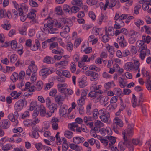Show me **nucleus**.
I'll use <instances>...</instances> for the list:
<instances>
[{
	"instance_id": "1",
	"label": "nucleus",
	"mask_w": 151,
	"mask_h": 151,
	"mask_svg": "<svg viewBox=\"0 0 151 151\" xmlns=\"http://www.w3.org/2000/svg\"><path fill=\"white\" fill-rule=\"evenodd\" d=\"M134 125L131 123L128 124L126 131L124 130L122 132L123 138L124 139V144H125L126 146L130 151L134 150V147L132 142L129 141L127 138V135L131 136L133 134Z\"/></svg>"
},
{
	"instance_id": "2",
	"label": "nucleus",
	"mask_w": 151,
	"mask_h": 151,
	"mask_svg": "<svg viewBox=\"0 0 151 151\" xmlns=\"http://www.w3.org/2000/svg\"><path fill=\"white\" fill-rule=\"evenodd\" d=\"M117 3V1L116 0H112L111 1L110 3L108 0H106L105 4L104 5V4L102 2L100 3V5H104L103 9L104 10H105L108 6L109 8H112Z\"/></svg>"
},
{
	"instance_id": "3",
	"label": "nucleus",
	"mask_w": 151,
	"mask_h": 151,
	"mask_svg": "<svg viewBox=\"0 0 151 151\" xmlns=\"http://www.w3.org/2000/svg\"><path fill=\"white\" fill-rule=\"evenodd\" d=\"M117 41L120 46L122 47H126L127 45V43L125 39L124 36L122 35L119 36L117 39Z\"/></svg>"
},
{
	"instance_id": "4",
	"label": "nucleus",
	"mask_w": 151,
	"mask_h": 151,
	"mask_svg": "<svg viewBox=\"0 0 151 151\" xmlns=\"http://www.w3.org/2000/svg\"><path fill=\"white\" fill-rule=\"evenodd\" d=\"M10 125V122L7 119H3L0 122V127L4 129H7Z\"/></svg>"
},
{
	"instance_id": "5",
	"label": "nucleus",
	"mask_w": 151,
	"mask_h": 151,
	"mask_svg": "<svg viewBox=\"0 0 151 151\" xmlns=\"http://www.w3.org/2000/svg\"><path fill=\"white\" fill-rule=\"evenodd\" d=\"M52 70H50V68H42L39 72V74L41 76H47L48 75L51 74Z\"/></svg>"
},
{
	"instance_id": "6",
	"label": "nucleus",
	"mask_w": 151,
	"mask_h": 151,
	"mask_svg": "<svg viewBox=\"0 0 151 151\" xmlns=\"http://www.w3.org/2000/svg\"><path fill=\"white\" fill-rule=\"evenodd\" d=\"M99 118L103 122L109 124L111 122L110 114L108 112L106 113V114H105L100 116Z\"/></svg>"
},
{
	"instance_id": "7",
	"label": "nucleus",
	"mask_w": 151,
	"mask_h": 151,
	"mask_svg": "<svg viewBox=\"0 0 151 151\" xmlns=\"http://www.w3.org/2000/svg\"><path fill=\"white\" fill-rule=\"evenodd\" d=\"M49 23L50 25L49 26V33L50 34H57L59 33L58 30L56 28H53V20L50 19L49 20Z\"/></svg>"
},
{
	"instance_id": "8",
	"label": "nucleus",
	"mask_w": 151,
	"mask_h": 151,
	"mask_svg": "<svg viewBox=\"0 0 151 151\" xmlns=\"http://www.w3.org/2000/svg\"><path fill=\"white\" fill-rule=\"evenodd\" d=\"M36 109L38 110L40 112V115L41 116H45L46 110L42 104H40L39 106H37Z\"/></svg>"
},
{
	"instance_id": "9",
	"label": "nucleus",
	"mask_w": 151,
	"mask_h": 151,
	"mask_svg": "<svg viewBox=\"0 0 151 151\" xmlns=\"http://www.w3.org/2000/svg\"><path fill=\"white\" fill-rule=\"evenodd\" d=\"M59 122V120L55 117H53L51 121L52 127L53 129L56 130L58 128V123Z\"/></svg>"
},
{
	"instance_id": "10",
	"label": "nucleus",
	"mask_w": 151,
	"mask_h": 151,
	"mask_svg": "<svg viewBox=\"0 0 151 151\" xmlns=\"http://www.w3.org/2000/svg\"><path fill=\"white\" fill-rule=\"evenodd\" d=\"M112 125L115 126H119L120 127H122L123 126V123L122 121L118 117H116L114 119V124Z\"/></svg>"
},
{
	"instance_id": "11",
	"label": "nucleus",
	"mask_w": 151,
	"mask_h": 151,
	"mask_svg": "<svg viewBox=\"0 0 151 151\" xmlns=\"http://www.w3.org/2000/svg\"><path fill=\"white\" fill-rule=\"evenodd\" d=\"M67 86V84L65 83L58 84L57 85V87L58 88V90L61 93L65 94L66 88L65 87Z\"/></svg>"
},
{
	"instance_id": "12",
	"label": "nucleus",
	"mask_w": 151,
	"mask_h": 151,
	"mask_svg": "<svg viewBox=\"0 0 151 151\" xmlns=\"http://www.w3.org/2000/svg\"><path fill=\"white\" fill-rule=\"evenodd\" d=\"M50 25L49 23V20L48 21L47 24H44L43 27H40V29L41 30V32H43L44 33L46 34L49 33V26Z\"/></svg>"
},
{
	"instance_id": "13",
	"label": "nucleus",
	"mask_w": 151,
	"mask_h": 151,
	"mask_svg": "<svg viewBox=\"0 0 151 151\" xmlns=\"http://www.w3.org/2000/svg\"><path fill=\"white\" fill-rule=\"evenodd\" d=\"M66 97V94H64L63 95H58L55 98V101L57 103H62V101H64Z\"/></svg>"
},
{
	"instance_id": "14",
	"label": "nucleus",
	"mask_w": 151,
	"mask_h": 151,
	"mask_svg": "<svg viewBox=\"0 0 151 151\" xmlns=\"http://www.w3.org/2000/svg\"><path fill=\"white\" fill-rule=\"evenodd\" d=\"M43 61L44 63L47 64H52L55 62V61L52 58L47 56L44 58Z\"/></svg>"
},
{
	"instance_id": "15",
	"label": "nucleus",
	"mask_w": 151,
	"mask_h": 151,
	"mask_svg": "<svg viewBox=\"0 0 151 151\" xmlns=\"http://www.w3.org/2000/svg\"><path fill=\"white\" fill-rule=\"evenodd\" d=\"M67 109L68 107L65 104L63 105L62 104L60 106L59 110L60 115L63 116L67 112Z\"/></svg>"
},
{
	"instance_id": "16",
	"label": "nucleus",
	"mask_w": 151,
	"mask_h": 151,
	"mask_svg": "<svg viewBox=\"0 0 151 151\" xmlns=\"http://www.w3.org/2000/svg\"><path fill=\"white\" fill-rule=\"evenodd\" d=\"M84 140V139L82 137H75L73 139V142L76 144L83 142Z\"/></svg>"
},
{
	"instance_id": "17",
	"label": "nucleus",
	"mask_w": 151,
	"mask_h": 151,
	"mask_svg": "<svg viewBox=\"0 0 151 151\" xmlns=\"http://www.w3.org/2000/svg\"><path fill=\"white\" fill-rule=\"evenodd\" d=\"M36 17V14L35 12H31L29 13L27 15V17L28 18L32 20L30 21V23L31 24H34L36 22V20L35 18Z\"/></svg>"
},
{
	"instance_id": "18",
	"label": "nucleus",
	"mask_w": 151,
	"mask_h": 151,
	"mask_svg": "<svg viewBox=\"0 0 151 151\" xmlns=\"http://www.w3.org/2000/svg\"><path fill=\"white\" fill-rule=\"evenodd\" d=\"M28 67L31 70L33 73L36 72L37 70V67L35 64V62L34 61H32L31 62Z\"/></svg>"
},
{
	"instance_id": "19",
	"label": "nucleus",
	"mask_w": 151,
	"mask_h": 151,
	"mask_svg": "<svg viewBox=\"0 0 151 151\" xmlns=\"http://www.w3.org/2000/svg\"><path fill=\"white\" fill-rule=\"evenodd\" d=\"M77 145L71 143L69 145V147L71 149L76 151H81L82 150V147Z\"/></svg>"
},
{
	"instance_id": "20",
	"label": "nucleus",
	"mask_w": 151,
	"mask_h": 151,
	"mask_svg": "<svg viewBox=\"0 0 151 151\" xmlns=\"http://www.w3.org/2000/svg\"><path fill=\"white\" fill-rule=\"evenodd\" d=\"M32 134L33 137L35 138H37L39 137V133L38 132L39 131L37 127L35 126L32 127Z\"/></svg>"
},
{
	"instance_id": "21",
	"label": "nucleus",
	"mask_w": 151,
	"mask_h": 151,
	"mask_svg": "<svg viewBox=\"0 0 151 151\" xmlns=\"http://www.w3.org/2000/svg\"><path fill=\"white\" fill-rule=\"evenodd\" d=\"M150 51L148 49H146L145 51H142L140 52L139 54V57H140L141 59L143 60L146 55H149L150 54Z\"/></svg>"
},
{
	"instance_id": "22",
	"label": "nucleus",
	"mask_w": 151,
	"mask_h": 151,
	"mask_svg": "<svg viewBox=\"0 0 151 151\" xmlns=\"http://www.w3.org/2000/svg\"><path fill=\"white\" fill-rule=\"evenodd\" d=\"M37 37L38 39L41 41H43L45 39V34L42 32H40L37 34Z\"/></svg>"
},
{
	"instance_id": "23",
	"label": "nucleus",
	"mask_w": 151,
	"mask_h": 151,
	"mask_svg": "<svg viewBox=\"0 0 151 151\" xmlns=\"http://www.w3.org/2000/svg\"><path fill=\"white\" fill-rule=\"evenodd\" d=\"M140 65V63L138 61H135L134 63H132V70H137L138 69Z\"/></svg>"
},
{
	"instance_id": "24",
	"label": "nucleus",
	"mask_w": 151,
	"mask_h": 151,
	"mask_svg": "<svg viewBox=\"0 0 151 151\" xmlns=\"http://www.w3.org/2000/svg\"><path fill=\"white\" fill-rule=\"evenodd\" d=\"M130 37H134L137 38L139 36V34L137 32L134 30H131L129 32V34Z\"/></svg>"
},
{
	"instance_id": "25",
	"label": "nucleus",
	"mask_w": 151,
	"mask_h": 151,
	"mask_svg": "<svg viewBox=\"0 0 151 151\" xmlns=\"http://www.w3.org/2000/svg\"><path fill=\"white\" fill-rule=\"evenodd\" d=\"M82 1L83 0H73L71 3L73 5L82 7L83 6Z\"/></svg>"
},
{
	"instance_id": "26",
	"label": "nucleus",
	"mask_w": 151,
	"mask_h": 151,
	"mask_svg": "<svg viewBox=\"0 0 151 151\" xmlns=\"http://www.w3.org/2000/svg\"><path fill=\"white\" fill-rule=\"evenodd\" d=\"M96 95L95 93L93 91L90 92L89 93L88 96L93 99H94V101H95V102H97L98 101H99V98H96Z\"/></svg>"
},
{
	"instance_id": "27",
	"label": "nucleus",
	"mask_w": 151,
	"mask_h": 151,
	"mask_svg": "<svg viewBox=\"0 0 151 151\" xmlns=\"http://www.w3.org/2000/svg\"><path fill=\"white\" fill-rule=\"evenodd\" d=\"M34 145L37 150L38 151L41 150L42 149L44 146L40 142L34 144Z\"/></svg>"
},
{
	"instance_id": "28",
	"label": "nucleus",
	"mask_w": 151,
	"mask_h": 151,
	"mask_svg": "<svg viewBox=\"0 0 151 151\" xmlns=\"http://www.w3.org/2000/svg\"><path fill=\"white\" fill-rule=\"evenodd\" d=\"M124 68L127 71H130L132 70V62H129L126 63Z\"/></svg>"
},
{
	"instance_id": "29",
	"label": "nucleus",
	"mask_w": 151,
	"mask_h": 151,
	"mask_svg": "<svg viewBox=\"0 0 151 151\" xmlns=\"http://www.w3.org/2000/svg\"><path fill=\"white\" fill-rule=\"evenodd\" d=\"M92 75L91 76L92 77L90 78V79L91 81H95L98 80L99 75L97 73L93 72Z\"/></svg>"
},
{
	"instance_id": "30",
	"label": "nucleus",
	"mask_w": 151,
	"mask_h": 151,
	"mask_svg": "<svg viewBox=\"0 0 151 151\" xmlns=\"http://www.w3.org/2000/svg\"><path fill=\"white\" fill-rule=\"evenodd\" d=\"M68 127L70 130L72 131H75V130L74 128L78 127V124L76 122L73 123L71 124H69Z\"/></svg>"
},
{
	"instance_id": "31",
	"label": "nucleus",
	"mask_w": 151,
	"mask_h": 151,
	"mask_svg": "<svg viewBox=\"0 0 151 151\" xmlns=\"http://www.w3.org/2000/svg\"><path fill=\"white\" fill-rule=\"evenodd\" d=\"M21 93V92H19V93H17V91H14L12 92L10 95L12 97H14L13 98V99H15L19 97Z\"/></svg>"
},
{
	"instance_id": "32",
	"label": "nucleus",
	"mask_w": 151,
	"mask_h": 151,
	"mask_svg": "<svg viewBox=\"0 0 151 151\" xmlns=\"http://www.w3.org/2000/svg\"><path fill=\"white\" fill-rule=\"evenodd\" d=\"M18 78V75L16 73H14L11 76L10 79L13 82H15Z\"/></svg>"
},
{
	"instance_id": "33",
	"label": "nucleus",
	"mask_w": 151,
	"mask_h": 151,
	"mask_svg": "<svg viewBox=\"0 0 151 151\" xmlns=\"http://www.w3.org/2000/svg\"><path fill=\"white\" fill-rule=\"evenodd\" d=\"M64 134L65 136L68 139H70L73 137L72 132L69 131H66Z\"/></svg>"
},
{
	"instance_id": "34",
	"label": "nucleus",
	"mask_w": 151,
	"mask_h": 151,
	"mask_svg": "<svg viewBox=\"0 0 151 151\" xmlns=\"http://www.w3.org/2000/svg\"><path fill=\"white\" fill-rule=\"evenodd\" d=\"M43 86L42 82L41 81H39L36 85V89L38 91H40Z\"/></svg>"
},
{
	"instance_id": "35",
	"label": "nucleus",
	"mask_w": 151,
	"mask_h": 151,
	"mask_svg": "<svg viewBox=\"0 0 151 151\" xmlns=\"http://www.w3.org/2000/svg\"><path fill=\"white\" fill-rule=\"evenodd\" d=\"M48 107L49 108L50 112L53 113L54 111L56 109L57 104H49Z\"/></svg>"
},
{
	"instance_id": "36",
	"label": "nucleus",
	"mask_w": 151,
	"mask_h": 151,
	"mask_svg": "<svg viewBox=\"0 0 151 151\" xmlns=\"http://www.w3.org/2000/svg\"><path fill=\"white\" fill-rule=\"evenodd\" d=\"M124 142H121L119 143L118 147L120 151H124L126 148V145L125 144H124Z\"/></svg>"
},
{
	"instance_id": "37",
	"label": "nucleus",
	"mask_w": 151,
	"mask_h": 151,
	"mask_svg": "<svg viewBox=\"0 0 151 151\" xmlns=\"http://www.w3.org/2000/svg\"><path fill=\"white\" fill-rule=\"evenodd\" d=\"M70 70L72 73H74L76 70V66L74 62H72L70 64Z\"/></svg>"
},
{
	"instance_id": "38",
	"label": "nucleus",
	"mask_w": 151,
	"mask_h": 151,
	"mask_svg": "<svg viewBox=\"0 0 151 151\" xmlns=\"http://www.w3.org/2000/svg\"><path fill=\"white\" fill-rule=\"evenodd\" d=\"M149 5H151V1H150L147 3L143 4L142 5L143 9L145 11L148 10L149 8Z\"/></svg>"
},
{
	"instance_id": "39",
	"label": "nucleus",
	"mask_w": 151,
	"mask_h": 151,
	"mask_svg": "<svg viewBox=\"0 0 151 151\" xmlns=\"http://www.w3.org/2000/svg\"><path fill=\"white\" fill-rule=\"evenodd\" d=\"M79 86L80 88H82L84 87L87 85L86 82L82 79H81L79 81Z\"/></svg>"
},
{
	"instance_id": "40",
	"label": "nucleus",
	"mask_w": 151,
	"mask_h": 151,
	"mask_svg": "<svg viewBox=\"0 0 151 151\" xmlns=\"http://www.w3.org/2000/svg\"><path fill=\"white\" fill-rule=\"evenodd\" d=\"M23 107V104H15L14 109L16 111H19L22 109Z\"/></svg>"
},
{
	"instance_id": "41",
	"label": "nucleus",
	"mask_w": 151,
	"mask_h": 151,
	"mask_svg": "<svg viewBox=\"0 0 151 151\" xmlns=\"http://www.w3.org/2000/svg\"><path fill=\"white\" fill-rule=\"evenodd\" d=\"M27 30V28L25 26H23L19 29V33L22 35H26L27 34L26 32Z\"/></svg>"
},
{
	"instance_id": "42",
	"label": "nucleus",
	"mask_w": 151,
	"mask_h": 151,
	"mask_svg": "<svg viewBox=\"0 0 151 151\" xmlns=\"http://www.w3.org/2000/svg\"><path fill=\"white\" fill-rule=\"evenodd\" d=\"M17 56L15 54H13L10 56V60L11 63H14L17 60Z\"/></svg>"
},
{
	"instance_id": "43",
	"label": "nucleus",
	"mask_w": 151,
	"mask_h": 151,
	"mask_svg": "<svg viewBox=\"0 0 151 151\" xmlns=\"http://www.w3.org/2000/svg\"><path fill=\"white\" fill-rule=\"evenodd\" d=\"M79 10V7L73 6L70 8V13H77Z\"/></svg>"
},
{
	"instance_id": "44",
	"label": "nucleus",
	"mask_w": 151,
	"mask_h": 151,
	"mask_svg": "<svg viewBox=\"0 0 151 151\" xmlns=\"http://www.w3.org/2000/svg\"><path fill=\"white\" fill-rule=\"evenodd\" d=\"M132 144L134 145H138L139 146L142 145V142L138 139H133L132 140Z\"/></svg>"
},
{
	"instance_id": "45",
	"label": "nucleus",
	"mask_w": 151,
	"mask_h": 151,
	"mask_svg": "<svg viewBox=\"0 0 151 151\" xmlns=\"http://www.w3.org/2000/svg\"><path fill=\"white\" fill-rule=\"evenodd\" d=\"M8 117L9 120L11 121L12 122H14L16 121V122H17L16 125H17V123H18V121L16 120L15 118L13 116V114H9L8 116Z\"/></svg>"
},
{
	"instance_id": "46",
	"label": "nucleus",
	"mask_w": 151,
	"mask_h": 151,
	"mask_svg": "<svg viewBox=\"0 0 151 151\" xmlns=\"http://www.w3.org/2000/svg\"><path fill=\"white\" fill-rule=\"evenodd\" d=\"M78 108H79V114L82 115L84 113V108L82 104H78Z\"/></svg>"
},
{
	"instance_id": "47",
	"label": "nucleus",
	"mask_w": 151,
	"mask_h": 151,
	"mask_svg": "<svg viewBox=\"0 0 151 151\" xmlns=\"http://www.w3.org/2000/svg\"><path fill=\"white\" fill-rule=\"evenodd\" d=\"M50 123L48 121H45L43 124V128L45 129H47L50 127Z\"/></svg>"
},
{
	"instance_id": "48",
	"label": "nucleus",
	"mask_w": 151,
	"mask_h": 151,
	"mask_svg": "<svg viewBox=\"0 0 151 151\" xmlns=\"http://www.w3.org/2000/svg\"><path fill=\"white\" fill-rule=\"evenodd\" d=\"M66 46L68 50L69 51H71L73 48V46L72 43L70 42H68Z\"/></svg>"
},
{
	"instance_id": "49",
	"label": "nucleus",
	"mask_w": 151,
	"mask_h": 151,
	"mask_svg": "<svg viewBox=\"0 0 151 151\" xmlns=\"http://www.w3.org/2000/svg\"><path fill=\"white\" fill-rule=\"evenodd\" d=\"M114 93L116 95L119 96L122 93V91L119 88H117L114 89Z\"/></svg>"
},
{
	"instance_id": "50",
	"label": "nucleus",
	"mask_w": 151,
	"mask_h": 151,
	"mask_svg": "<svg viewBox=\"0 0 151 151\" xmlns=\"http://www.w3.org/2000/svg\"><path fill=\"white\" fill-rule=\"evenodd\" d=\"M87 3L91 6L96 4L97 3V0H87Z\"/></svg>"
},
{
	"instance_id": "51",
	"label": "nucleus",
	"mask_w": 151,
	"mask_h": 151,
	"mask_svg": "<svg viewBox=\"0 0 151 151\" xmlns=\"http://www.w3.org/2000/svg\"><path fill=\"white\" fill-rule=\"evenodd\" d=\"M108 100V97L107 96H104L100 99L99 100L100 101V102L101 103H104V104H107L108 103L107 102Z\"/></svg>"
},
{
	"instance_id": "52",
	"label": "nucleus",
	"mask_w": 151,
	"mask_h": 151,
	"mask_svg": "<svg viewBox=\"0 0 151 151\" xmlns=\"http://www.w3.org/2000/svg\"><path fill=\"white\" fill-rule=\"evenodd\" d=\"M63 9L66 12H68L69 13H70V8L69 6L67 5L64 4L63 5Z\"/></svg>"
},
{
	"instance_id": "53",
	"label": "nucleus",
	"mask_w": 151,
	"mask_h": 151,
	"mask_svg": "<svg viewBox=\"0 0 151 151\" xmlns=\"http://www.w3.org/2000/svg\"><path fill=\"white\" fill-rule=\"evenodd\" d=\"M29 5L32 6L37 7L38 6V4L37 3L33 0H29Z\"/></svg>"
},
{
	"instance_id": "54",
	"label": "nucleus",
	"mask_w": 151,
	"mask_h": 151,
	"mask_svg": "<svg viewBox=\"0 0 151 151\" xmlns=\"http://www.w3.org/2000/svg\"><path fill=\"white\" fill-rule=\"evenodd\" d=\"M92 117L90 116H88V117L85 116L83 118V121L85 124L87 123L88 122L92 121Z\"/></svg>"
},
{
	"instance_id": "55",
	"label": "nucleus",
	"mask_w": 151,
	"mask_h": 151,
	"mask_svg": "<svg viewBox=\"0 0 151 151\" xmlns=\"http://www.w3.org/2000/svg\"><path fill=\"white\" fill-rule=\"evenodd\" d=\"M11 146L9 144H6L4 145L2 147V150L4 151L9 150L11 147Z\"/></svg>"
},
{
	"instance_id": "56",
	"label": "nucleus",
	"mask_w": 151,
	"mask_h": 151,
	"mask_svg": "<svg viewBox=\"0 0 151 151\" xmlns=\"http://www.w3.org/2000/svg\"><path fill=\"white\" fill-rule=\"evenodd\" d=\"M89 69L93 70H95L96 71H99L100 70V69L98 68L96 66L93 65H90L89 67Z\"/></svg>"
},
{
	"instance_id": "57",
	"label": "nucleus",
	"mask_w": 151,
	"mask_h": 151,
	"mask_svg": "<svg viewBox=\"0 0 151 151\" xmlns=\"http://www.w3.org/2000/svg\"><path fill=\"white\" fill-rule=\"evenodd\" d=\"M62 74L64 76L68 78H70L71 76L70 72L66 70L63 71Z\"/></svg>"
},
{
	"instance_id": "58",
	"label": "nucleus",
	"mask_w": 151,
	"mask_h": 151,
	"mask_svg": "<svg viewBox=\"0 0 151 151\" xmlns=\"http://www.w3.org/2000/svg\"><path fill=\"white\" fill-rule=\"evenodd\" d=\"M108 35L105 34L103 36L102 38V41L104 43H106L109 41Z\"/></svg>"
},
{
	"instance_id": "59",
	"label": "nucleus",
	"mask_w": 151,
	"mask_h": 151,
	"mask_svg": "<svg viewBox=\"0 0 151 151\" xmlns=\"http://www.w3.org/2000/svg\"><path fill=\"white\" fill-rule=\"evenodd\" d=\"M95 125L96 126H98L99 127H101L104 126L103 123L100 121L97 120L95 122Z\"/></svg>"
},
{
	"instance_id": "60",
	"label": "nucleus",
	"mask_w": 151,
	"mask_h": 151,
	"mask_svg": "<svg viewBox=\"0 0 151 151\" xmlns=\"http://www.w3.org/2000/svg\"><path fill=\"white\" fill-rule=\"evenodd\" d=\"M91 104H88L86 106V113L88 115H90L91 114Z\"/></svg>"
},
{
	"instance_id": "61",
	"label": "nucleus",
	"mask_w": 151,
	"mask_h": 151,
	"mask_svg": "<svg viewBox=\"0 0 151 151\" xmlns=\"http://www.w3.org/2000/svg\"><path fill=\"white\" fill-rule=\"evenodd\" d=\"M10 44L12 48L13 49L16 48L17 46V43L16 41L13 40L12 41Z\"/></svg>"
},
{
	"instance_id": "62",
	"label": "nucleus",
	"mask_w": 151,
	"mask_h": 151,
	"mask_svg": "<svg viewBox=\"0 0 151 151\" xmlns=\"http://www.w3.org/2000/svg\"><path fill=\"white\" fill-rule=\"evenodd\" d=\"M141 6L140 5H137L134 8V13L136 14H139V11L141 8Z\"/></svg>"
},
{
	"instance_id": "63",
	"label": "nucleus",
	"mask_w": 151,
	"mask_h": 151,
	"mask_svg": "<svg viewBox=\"0 0 151 151\" xmlns=\"http://www.w3.org/2000/svg\"><path fill=\"white\" fill-rule=\"evenodd\" d=\"M112 83L108 82L105 83L104 85V87L106 90L109 89L111 87Z\"/></svg>"
},
{
	"instance_id": "64",
	"label": "nucleus",
	"mask_w": 151,
	"mask_h": 151,
	"mask_svg": "<svg viewBox=\"0 0 151 151\" xmlns=\"http://www.w3.org/2000/svg\"><path fill=\"white\" fill-rule=\"evenodd\" d=\"M146 87L148 90H151V81L149 79L147 80L146 83Z\"/></svg>"
}]
</instances>
